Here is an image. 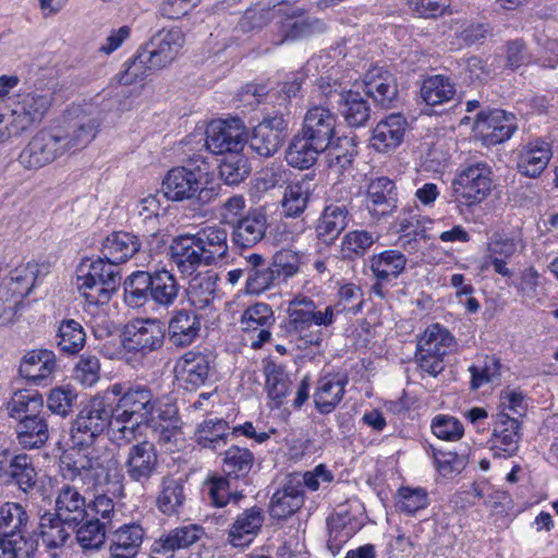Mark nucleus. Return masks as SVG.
Wrapping results in <instances>:
<instances>
[{
	"label": "nucleus",
	"instance_id": "2eb2a0df",
	"mask_svg": "<svg viewBox=\"0 0 558 558\" xmlns=\"http://www.w3.org/2000/svg\"><path fill=\"white\" fill-rule=\"evenodd\" d=\"M474 130L487 145L500 144L509 140L517 130L514 116L504 110L481 111L476 116Z\"/></svg>",
	"mask_w": 558,
	"mask_h": 558
},
{
	"label": "nucleus",
	"instance_id": "de8ad7c7",
	"mask_svg": "<svg viewBox=\"0 0 558 558\" xmlns=\"http://www.w3.org/2000/svg\"><path fill=\"white\" fill-rule=\"evenodd\" d=\"M218 276L211 271L197 274L190 281L187 296L191 304L199 310L208 307L216 298Z\"/></svg>",
	"mask_w": 558,
	"mask_h": 558
},
{
	"label": "nucleus",
	"instance_id": "ea45409f",
	"mask_svg": "<svg viewBox=\"0 0 558 558\" xmlns=\"http://www.w3.org/2000/svg\"><path fill=\"white\" fill-rule=\"evenodd\" d=\"M142 246L140 238L130 232H113L102 242V255L116 264L133 257Z\"/></svg>",
	"mask_w": 558,
	"mask_h": 558
},
{
	"label": "nucleus",
	"instance_id": "412c9836",
	"mask_svg": "<svg viewBox=\"0 0 558 558\" xmlns=\"http://www.w3.org/2000/svg\"><path fill=\"white\" fill-rule=\"evenodd\" d=\"M201 327V317L194 311L177 310L168 322V341L174 348H186L199 337Z\"/></svg>",
	"mask_w": 558,
	"mask_h": 558
},
{
	"label": "nucleus",
	"instance_id": "20e7f679",
	"mask_svg": "<svg viewBox=\"0 0 558 558\" xmlns=\"http://www.w3.org/2000/svg\"><path fill=\"white\" fill-rule=\"evenodd\" d=\"M184 43V34L179 27L159 31L146 46L138 49L125 71L120 74L119 83L131 85L145 78L151 71L171 64Z\"/></svg>",
	"mask_w": 558,
	"mask_h": 558
},
{
	"label": "nucleus",
	"instance_id": "7c9ffc66",
	"mask_svg": "<svg viewBox=\"0 0 558 558\" xmlns=\"http://www.w3.org/2000/svg\"><path fill=\"white\" fill-rule=\"evenodd\" d=\"M348 377L342 374H327L322 376L314 392L316 409L323 413H330L342 400Z\"/></svg>",
	"mask_w": 558,
	"mask_h": 558
},
{
	"label": "nucleus",
	"instance_id": "0eeeda50",
	"mask_svg": "<svg viewBox=\"0 0 558 558\" xmlns=\"http://www.w3.org/2000/svg\"><path fill=\"white\" fill-rule=\"evenodd\" d=\"M332 324L331 308L318 310L314 300L299 295L290 301L282 328L288 336L304 341L306 345L319 347L323 342L319 328Z\"/></svg>",
	"mask_w": 558,
	"mask_h": 558
},
{
	"label": "nucleus",
	"instance_id": "5fc2aeb1",
	"mask_svg": "<svg viewBox=\"0 0 558 558\" xmlns=\"http://www.w3.org/2000/svg\"><path fill=\"white\" fill-rule=\"evenodd\" d=\"M456 92L454 83L448 76L441 74L425 78L421 86V97L429 106L451 100Z\"/></svg>",
	"mask_w": 558,
	"mask_h": 558
},
{
	"label": "nucleus",
	"instance_id": "f257e3e1",
	"mask_svg": "<svg viewBox=\"0 0 558 558\" xmlns=\"http://www.w3.org/2000/svg\"><path fill=\"white\" fill-rule=\"evenodd\" d=\"M117 432L116 414L107 391L93 397L77 413L71 427V440L76 451H63L59 458L60 475L71 482L78 481L89 489L118 484L122 477L120 461L113 449L92 447L109 428Z\"/></svg>",
	"mask_w": 558,
	"mask_h": 558
},
{
	"label": "nucleus",
	"instance_id": "2f4dec72",
	"mask_svg": "<svg viewBox=\"0 0 558 558\" xmlns=\"http://www.w3.org/2000/svg\"><path fill=\"white\" fill-rule=\"evenodd\" d=\"M197 248L205 255L210 265L223 259L228 255V231L226 228L214 225L199 229L192 234Z\"/></svg>",
	"mask_w": 558,
	"mask_h": 558
},
{
	"label": "nucleus",
	"instance_id": "69168bd1",
	"mask_svg": "<svg viewBox=\"0 0 558 558\" xmlns=\"http://www.w3.org/2000/svg\"><path fill=\"white\" fill-rule=\"evenodd\" d=\"M397 497V509L408 515L415 514L417 511L428 506L427 492L422 487H400Z\"/></svg>",
	"mask_w": 558,
	"mask_h": 558
},
{
	"label": "nucleus",
	"instance_id": "f704fd0d",
	"mask_svg": "<svg viewBox=\"0 0 558 558\" xmlns=\"http://www.w3.org/2000/svg\"><path fill=\"white\" fill-rule=\"evenodd\" d=\"M550 158V145L543 140H535L521 148L518 170L525 177L536 178L546 169Z\"/></svg>",
	"mask_w": 558,
	"mask_h": 558
},
{
	"label": "nucleus",
	"instance_id": "72a5a7b5",
	"mask_svg": "<svg viewBox=\"0 0 558 558\" xmlns=\"http://www.w3.org/2000/svg\"><path fill=\"white\" fill-rule=\"evenodd\" d=\"M54 369V353L50 350L41 349L27 352L20 364L19 372L29 383L40 385L41 381L52 375Z\"/></svg>",
	"mask_w": 558,
	"mask_h": 558
},
{
	"label": "nucleus",
	"instance_id": "ddd939ff",
	"mask_svg": "<svg viewBox=\"0 0 558 558\" xmlns=\"http://www.w3.org/2000/svg\"><path fill=\"white\" fill-rule=\"evenodd\" d=\"M275 314L270 305L255 303L243 312L240 324L243 332L251 341V347L259 349L270 340V328L275 325Z\"/></svg>",
	"mask_w": 558,
	"mask_h": 558
},
{
	"label": "nucleus",
	"instance_id": "a19ab883",
	"mask_svg": "<svg viewBox=\"0 0 558 558\" xmlns=\"http://www.w3.org/2000/svg\"><path fill=\"white\" fill-rule=\"evenodd\" d=\"M324 151H326L325 148L307 140L305 135L299 132L293 136L286 150V160L289 166L295 169H310Z\"/></svg>",
	"mask_w": 558,
	"mask_h": 558
},
{
	"label": "nucleus",
	"instance_id": "c756f323",
	"mask_svg": "<svg viewBox=\"0 0 558 558\" xmlns=\"http://www.w3.org/2000/svg\"><path fill=\"white\" fill-rule=\"evenodd\" d=\"M144 539L140 524H123L108 536L111 558H135Z\"/></svg>",
	"mask_w": 558,
	"mask_h": 558
},
{
	"label": "nucleus",
	"instance_id": "58836bf2",
	"mask_svg": "<svg viewBox=\"0 0 558 558\" xmlns=\"http://www.w3.org/2000/svg\"><path fill=\"white\" fill-rule=\"evenodd\" d=\"M0 477L5 483L15 484L19 489L29 493L37 483V472L33 460L27 454H17L13 457L7 468L0 469Z\"/></svg>",
	"mask_w": 558,
	"mask_h": 558
},
{
	"label": "nucleus",
	"instance_id": "c9c22d12",
	"mask_svg": "<svg viewBox=\"0 0 558 558\" xmlns=\"http://www.w3.org/2000/svg\"><path fill=\"white\" fill-rule=\"evenodd\" d=\"M264 522V513L259 507H252L238 515L229 531V542L234 547L248 546Z\"/></svg>",
	"mask_w": 558,
	"mask_h": 558
},
{
	"label": "nucleus",
	"instance_id": "c03bdc74",
	"mask_svg": "<svg viewBox=\"0 0 558 558\" xmlns=\"http://www.w3.org/2000/svg\"><path fill=\"white\" fill-rule=\"evenodd\" d=\"M325 29L326 24L324 21L295 11L281 22L280 32L283 38L278 44L286 40L307 38L315 34L323 33Z\"/></svg>",
	"mask_w": 558,
	"mask_h": 558
},
{
	"label": "nucleus",
	"instance_id": "864d4df0",
	"mask_svg": "<svg viewBox=\"0 0 558 558\" xmlns=\"http://www.w3.org/2000/svg\"><path fill=\"white\" fill-rule=\"evenodd\" d=\"M50 106L47 96L38 94H26L21 97L12 110L13 114L21 120L25 129L36 121H40Z\"/></svg>",
	"mask_w": 558,
	"mask_h": 558
},
{
	"label": "nucleus",
	"instance_id": "338daca9",
	"mask_svg": "<svg viewBox=\"0 0 558 558\" xmlns=\"http://www.w3.org/2000/svg\"><path fill=\"white\" fill-rule=\"evenodd\" d=\"M278 283L287 282L300 271V256L291 250H281L274 254L271 258Z\"/></svg>",
	"mask_w": 558,
	"mask_h": 558
},
{
	"label": "nucleus",
	"instance_id": "423d86ee",
	"mask_svg": "<svg viewBox=\"0 0 558 558\" xmlns=\"http://www.w3.org/2000/svg\"><path fill=\"white\" fill-rule=\"evenodd\" d=\"M209 167L204 159L190 158L184 166L170 169L162 181L163 196L171 201L196 198L201 205L213 202L218 193L208 187Z\"/></svg>",
	"mask_w": 558,
	"mask_h": 558
},
{
	"label": "nucleus",
	"instance_id": "603ef678",
	"mask_svg": "<svg viewBox=\"0 0 558 558\" xmlns=\"http://www.w3.org/2000/svg\"><path fill=\"white\" fill-rule=\"evenodd\" d=\"M76 526L75 538L83 550H99L106 544L108 526L99 518L85 517Z\"/></svg>",
	"mask_w": 558,
	"mask_h": 558
},
{
	"label": "nucleus",
	"instance_id": "9d476101",
	"mask_svg": "<svg viewBox=\"0 0 558 558\" xmlns=\"http://www.w3.org/2000/svg\"><path fill=\"white\" fill-rule=\"evenodd\" d=\"M211 361L202 351H187L174 364L173 373L179 385L189 391H194L208 380Z\"/></svg>",
	"mask_w": 558,
	"mask_h": 558
},
{
	"label": "nucleus",
	"instance_id": "e2e57ef3",
	"mask_svg": "<svg viewBox=\"0 0 558 558\" xmlns=\"http://www.w3.org/2000/svg\"><path fill=\"white\" fill-rule=\"evenodd\" d=\"M363 293L361 289L354 283H347L339 288L337 293V302L326 306L332 310V322L335 323L336 316L344 312L356 314L361 311L363 303Z\"/></svg>",
	"mask_w": 558,
	"mask_h": 558
},
{
	"label": "nucleus",
	"instance_id": "393cba45",
	"mask_svg": "<svg viewBox=\"0 0 558 558\" xmlns=\"http://www.w3.org/2000/svg\"><path fill=\"white\" fill-rule=\"evenodd\" d=\"M407 128L408 121L402 114H389L373 130L372 146L379 153L396 149L403 142Z\"/></svg>",
	"mask_w": 558,
	"mask_h": 558
},
{
	"label": "nucleus",
	"instance_id": "052dcab7",
	"mask_svg": "<svg viewBox=\"0 0 558 558\" xmlns=\"http://www.w3.org/2000/svg\"><path fill=\"white\" fill-rule=\"evenodd\" d=\"M250 148L260 157L274 156L283 144V137L266 125H256L252 132L251 137H247Z\"/></svg>",
	"mask_w": 558,
	"mask_h": 558
},
{
	"label": "nucleus",
	"instance_id": "39448f33",
	"mask_svg": "<svg viewBox=\"0 0 558 558\" xmlns=\"http://www.w3.org/2000/svg\"><path fill=\"white\" fill-rule=\"evenodd\" d=\"M180 290L177 277L166 268L133 271L124 281V299L131 307H141L151 301L159 307L169 308L179 298Z\"/></svg>",
	"mask_w": 558,
	"mask_h": 558
},
{
	"label": "nucleus",
	"instance_id": "1a4fd4ad",
	"mask_svg": "<svg viewBox=\"0 0 558 558\" xmlns=\"http://www.w3.org/2000/svg\"><path fill=\"white\" fill-rule=\"evenodd\" d=\"M246 143V126L240 118L213 121L206 129L205 146L211 154L241 153Z\"/></svg>",
	"mask_w": 558,
	"mask_h": 558
},
{
	"label": "nucleus",
	"instance_id": "49530a36",
	"mask_svg": "<svg viewBox=\"0 0 558 558\" xmlns=\"http://www.w3.org/2000/svg\"><path fill=\"white\" fill-rule=\"evenodd\" d=\"M416 347L428 354L433 353L445 357L454 351L456 340L448 329L439 324H433L422 333Z\"/></svg>",
	"mask_w": 558,
	"mask_h": 558
},
{
	"label": "nucleus",
	"instance_id": "bb28decb",
	"mask_svg": "<svg viewBox=\"0 0 558 558\" xmlns=\"http://www.w3.org/2000/svg\"><path fill=\"white\" fill-rule=\"evenodd\" d=\"M364 87L367 96L383 108L390 107L397 98L398 89L393 75L384 68L373 66L364 75Z\"/></svg>",
	"mask_w": 558,
	"mask_h": 558
},
{
	"label": "nucleus",
	"instance_id": "f03ea898",
	"mask_svg": "<svg viewBox=\"0 0 558 558\" xmlns=\"http://www.w3.org/2000/svg\"><path fill=\"white\" fill-rule=\"evenodd\" d=\"M107 395L117 398L112 404L117 437L126 442L136 439L142 426L151 425L156 418L168 421L178 414L174 405L167 404L162 409L160 398L145 384H113L107 389Z\"/></svg>",
	"mask_w": 558,
	"mask_h": 558
},
{
	"label": "nucleus",
	"instance_id": "8fccbe9b",
	"mask_svg": "<svg viewBox=\"0 0 558 558\" xmlns=\"http://www.w3.org/2000/svg\"><path fill=\"white\" fill-rule=\"evenodd\" d=\"M230 434V426L227 421L209 418L198 425L195 437L197 444L203 448L218 451L227 445V438Z\"/></svg>",
	"mask_w": 558,
	"mask_h": 558
},
{
	"label": "nucleus",
	"instance_id": "0e129e2a",
	"mask_svg": "<svg viewBox=\"0 0 558 558\" xmlns=\"http://www.w3.org/2000/svg\"><path fill=\"white\" fill-rule=\"evenodd\" d=\"M251 168L247 159L240 153L229 155L219 166V175L228 185L241 183L250 173Z\"/></svg>",
	"mask_w": 558,
	"mask_h": 558
},
{
	"label": "nucleus",
	"instance_id": "a878e982",
	"mask_svg": "<svg viewBox=\"0 0 558 558\" xmlns=\"http://www.w3.org/2000/svg\"><path fill=\"white\" fill-rule=\"evenodd\" d=\"M349 222V210L343 204H330L315 222L316 239L329 246L335 243Z\"/></svg>",
	"mask_w": 558,
	"mask_h": 558
},
{
	"label": "nucleus",
	"instance_id": "cd10ccee",
	"mask_svg": "<svg viewBox=\"0 0 558 558\" xmlns=\"http://www.w3.org/2000/svg\"><path fill=\"white\" fill-rule=\"evenodd\" d=\"M364 87L367 96L383 108L390 107L397 98L398 89L393 75L384 68L373 66L364 75Z\"/></svg>",
	"mask_w": 558,
	"mask_h": 558
},
{
	"label": "nucleus",
	"instance_id": "774afa93",
	"mask_svg": "<svg viewBox=\"0 0 558 558\" xmlns=\"http://www.w3.org/2000/svg\"><path fill=\"white\" fill-rule=\"evenodd\" d=\"M76 284L81 295L86 302L96 306L108 304L118 290L80 276L76 278Z\"/></svg>",
	"mask_w": 558,
	"mask_h": 558
},
{
	"label": "nucleus",
	"instance_id": "6e6d98bb",
	"mask_svg": "<svg viewBox=\"0 0 558 558\" xmlns=\"http://www.w3.org/2000/svg\"><path fill=\"white\" fill-rule=\"evenodd\" d=\"M373 232L367 230H352L341 239L340 253L344 260H355L363 257L376 241Z\"/></svg>",
	"mask_w": 558,
	"mask_h": 558
},
{
	"label": "nucleus",
	"instance_id": "13d9d810",
	"mask_svg": "<svg viewBox=\"0 0 558 558\" xmlns=\"http://www.w3.org/2000/svg\"><path fill=\"white\" fill-rule=\"evenodd\" d=\"M58 347L68 354L78 353L86 342L83 326L74 319H64L58 329Z\"/></svg>",
	"mask_w": 558,
	"mask_h": 558
},
{
	"label": "nucleus",
	"instance_id": "680f3d73",
	"mask_svg": "<svg viewBox=\"0 0 558 558\" xmlns=\"http://www.w3.org/2000/svg\"><path fill=\"white\" fill-rule=\"evenodd\" d=\"M65 522L52 513H46L40 519V536L47 548L62 547L70 537L64 527Z\"/></svg>",
	"mask_w": 558,
	"mask_h": 558
},
{
	"label": "nucleus",
	"instance_id": "dca6fc26",
	"mask_svg": "<svg viewBox=\"0 0 558 558\" xmlns=\"http://www.w3.org/2000/svg\"><path fill=\"white\" fill-rule=\"evenodd\" d=\"M158 464L156 447L147 440L131 446L124 463L128 477L142 485L157 472Z\"/></svg>",
	"mask_w": 558,
	"mask_h": 558
},
{
	"label": "nucleus",
	"instance_id": "473e14b6",
	"mask_svg": "<svg viewBox=\"0 0 558 558\" xmlns=\"http://www.w3.org/2000/svg\"><path fill=\"white\" fill-rule=\"evenodd\" d=\"M407 256L397 248H387L373 254L367 260L375 279L392 281L398 279L407 268Z\"/></svg>",
	"mask_w": 558,
	"mask_h": 558
},
{
	"label": "nucleus",
	"instance_id": "3c124183",
	"mask_svg": "<svg viewBox=\"0 0 558 558\" xmlns=\"http://www.w3.org/2000/svg\"><path fill=\"white\" fill-rule=\"evenodd\" d=\"M43 396L36 390L28 389L15 391L7 404L9 415L17 421L43 412Z\"/></svg>",
	"mask_w": 558,
	"mask_h": 558
},
{
	"label": "nucleus",
	"instance_id": "37998d69",
	"mask_svg": "<svg viewBox=\"0 0 558 558\" xmlns=\"http://www.w3.org/2000/svg\"><path fill=\"white\" fill-rule=\"evenodd\" d=\"M28 514L19 502L7 501L0 505V537L32 538L27 532Z\"/></svg>",
	"mask_w": 558,
	"mask_h": 558
},
{
	"label": "nucleus",
	"instance_id": "5701e85b",
	"mask_svg": "<svg viewBox=\"0 0 558 558\" xmlns=\"http://www.w3.org/2000/svg\"><path fill=\"white\" fill-rule=\"evenodd\" d=\"M86 507L85 497L78 489L73 485L63 484L57 490L52 514L63 520L69 526H76L85 519Z\"/></svg>",
	"mask_w": 558,
	"mask_h": 558
},
{
	"label": "nucleus",
	"instance_id": "09e8293b",
	"mask_svg": "<svg viewBox=\"0 0 558 558\" xmlns=\"http://www.w3.org/2000/svg\"><path fill=\"white\" fill-rule=\"evenodd\" d=\"M255 463L253 452L240 446H231L223 452L222 471L227 477L244 480Z\"/></svg>",
	"mask_w": 558,
	"mask_h": 558
},
{
	"label": "nucleus",
	"instance_id": "a211bd4d",
	"mask_svg": "<svg viewBox=\"0 0 558 558\" xmlns=\"http://www.w3.org/2000/svg\"><path fill=\"white\" fill-rule=\"evenodd\" d=\"M336 114L326 107L315 106L307 110L300 132L327 150L336 135Z\"/></svg>",
	"mask_w": 558,
	"mask_h": 558
},
{
	"label": "nucleus",
	"instance_id": "6ab92c4d",
	"mask_svg": "<svg viewBox=\"0 0 558 558\" xmlns=\"http://www.w3.org/2000/svg\"><path fill=\"white\" fill-rule=\"evenodd\" d=\"M267 227V215L260 209H251L230 226L231 242L241 250L252 248L264 239Z\"/></svg>",
	"mask_w": 558,
	"mask_h": 558
},
{
	"label": "nucleus",
	"instance_id": "f3484780",
	"mask_svg": "<svg viewBox=\"0 0 558 558\" xmlns=\"http://www.w3.org/2000/svg\"><path fill=\"white\" fill-rule=\"evenodd\" d=\"M205 534L197 524H187L170 530L155 539L150 546L151 558H172L175 550L184 549L198 542Z\"/></svg>",
	"mask_w": 558,
	"mask_h": 558
},
{
	"label": "nucleus",
	"instance_id": "aec40b11",
	"mask_svg": "<svg viewBox=\"0 0 558 558\" xmlns=\"http://www.w3.org/2000/svg\"><path fill=\"white\" fill-rule=\"evenodd\" d=\"M521 423L506 413L497 415L490 449L496 458H510L519 450Z\"/></svg>",
	"mask_w": 558,
	"mask_h": 558
},
{
	"label": "nucleus",
	"instance_id": "79ce46f5",
	"mask_svg": "<svg viewBox=\"0 0 558 558\" xmlns=\"http://www.w3.org/2000/svg\"><path fill=\"white\" fill-rule=\"evenodd\" d=\"M77 276L111 287V289H118L122 279L119 265L108 260L105 256L96 260H83L77 268Z\"/></svg>",
	"mask_w": 558,
	"mask_h": 558
},
{
	"label": "nucleus",
	"instance_id": "9b49d317",
	"mask_svg": "<svg viewBox=\"0 0 558 558\" xmlns=\"http://www.w3.org/2000/svg\"><path fill=\"white\" fill-rule=\"evenodd\" d=\"M340 84L335 82L333 87L328 84L323 86V94L331 102L332 99L340 106L341 114L348 125L352 128L364 126L371 118L368 100L359 92L340 89Z\"/></svg>",
	"mask_w": 558,
	"mask_h": 558
},
{
	"label": "nucleus",
	"instance_id": "6e6552de",
	"mask_svg": "<svg viewBox=\"0 0 558 558\" xmlns=\"http://www.w3.org/2000/svg\"><path fill=\"white\" fill-rule=\"evenodd\" d=\"M492 169L486 163H475L459 171L452 181L454 202L472 207L485 201L492 192Z\"/></svg>",
	"mask_w": 558,
	"mask_h": 558
},
{
	"label": "nucleus",
	"instance_id": "e433bc0d",
	"mask_svg": "<svg viewBox=\"0 0 558 558\" xmlns=\"http://www.w3.org/2000/svg\"><path fill=\"white\" fill-rule=\"evenodd\" d=\"M246 289L252 294H260L271 286L279 284L270 262L253 253L245 258Z\"/></svg>",
	"mask_w": 558,
	"mask_h": 558
},
{
	"label": "nucleus",
	"instance_id": "c85d7f7f",
	"mask_svg": "<svg viewBox=\"0 0 558 558\" xmlns=\"http://www.w3.org/2000/svg\"><path fill=\"white\" fill-rule=\"evenodd\" d=\"M316 187L314 175L305 174L300 180L287 185L281 199L284 217L299 218L308 206L310 198Z\"/></svg>",
	"mask_w": 558,
	"mask_h": 558
},
{
	"label": "nucleus",
	"instance_id": "bf43d9fd",
	"mask_svg": "<svg viewBox=\"0 0 558 558\" xmlns=\"http://www.w3.org/2000/svg\"><path fill=\"white\" fill-rule=\"evenodd\" d=\"M265 387L268 397L274 402V407L279 408L290 390L291 381L289 376L282 367L274 363H269L265 366Z\"/></svg>",
	"mask_w": 558,
	"mask_h": 558
},
{
	"label": "nucleus",
	"instance_id": "4be33fe9",
	"mask_svg": "<svg viewBox=\"0 0 558 558\" xmlns=\"http://www.w3.org/2000/svg\"><path fill=\"white\" fill-rule=\"evenodd\" d=\"M171 262L183 276L193 275L202 265L210 266L205 255L197 248L192 233L174 238L169 247Z\"/></svg>",
	"mask_w": 558,
	"mask_h": 558
},
{
	"label": "nucleus",
	"instance_id": "4468645a",
	"mask_svg": "<svg viewBox=\"0 0 558 558\" xmlns=\"http://www.w3.org/2000/svg\"><path fill=\"white\" fill-rule=\"evenodd\" d=\"M126 335L124 348L143 356L161 349L165 342V331L157 319L136 322L128 328Z\"/></svg>",
	"mask_w": 558,
	"mask_h": 558
},
{
	"label": "nucleus",
	"instance_id": "4d7b16f0",
	"mask_svg": "<svg viewBox=\"0 0 558 558\" xmlns=\"http://www.w3.org/2000/svg\"><path fill=\"white\" fill-rule=\"evenodd\" d=\"M185 501L184 486L175 478L165 477L157 497V507L165 514L178 513Z\"/></svg>",
	"mask_w": 558,
	"mask_h": 558
},
{
	"label": "nucleus",
	"instance_id": "7ed1b4c3",
	"mask_svg": "<svg viewBox=\"0 0 558 558\" xmlns=\"http://www.w3.org/2000/svg\"><path fill=\"white\" fill-rule=\"evenodd\" d=\"M99 122L95 117L82 116L65 128L43 130L35 134L19 155V162L27 170L40 169L70 150L87 146L96 136Z\"/></svg>",
	"mask_w": 558,
	"mask_h": 558
},
{
	"label": "nucleus",
	"instance_id": "f8f14e48",
	"mask_svg": "<svg viewBox=\"0 0 558 558\" xmlns=\"http://www.w3.org/2000/svg\"><path fill=\"white\" fill-rule=\"evenodd\" d=\"M365 206L375 220L390 217L398 208L396 183L387 177L372 179L366 190Z\"/></svg>",
	"mask_w": 558,
	"mask_h": 558
},
{
	"label": "nucleus",
	"instance_id": "4c0bfd02",
	"mask_svg": "<svg viewBox=\"0 0 558 558\" xmlns=\"http://www.w3.org/2000/svg\"><path fill=\"white\" fill-rule=\"evenodd\" d=\"M327 548L336 556L342 546L356 533L360 523L348 511H339L327 519Z\"/></svg>",
	"mask_w": 558,
	"mask_h": 558
},
{
	"label": "nucleus",
	"instance_id": "a18cd8bd",
	"mask_svg": "<svg viewBox=\"0 0 558 558\" xmlns=\"http://www.w3.org/2000/svg\"><path fill=\"white\" fill-rule=\"evenodd\" d=\"M49 438L48 424L43 412L21 418L17 425V439L26 449L40 448Z\"/></svg>",
	"mask_w": 558,
	"mask_h": 558
},
{
	"label": "nucleus",
	"instance_id": "b1692460",
	"mask_svg": "<svg viewBox=\"0 0 558 558\" xmlns=\"http://www.w3.org/2000/svg\"><path fill=\"white\" fill-rule=\"evenodd\" d=\"M303 505L304 493L300 490L299 478L287 475L282 486L270 498L269 514L274 519H287L300 510Z\"/></svg>",
	"mask_w": 558,
	"mask_h": 558
}]
</instances>
